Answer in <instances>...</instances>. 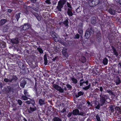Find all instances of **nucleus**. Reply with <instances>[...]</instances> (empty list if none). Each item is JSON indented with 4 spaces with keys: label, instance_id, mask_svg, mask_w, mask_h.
Instances as JSON below:
<instances>
[{
    "label": "nucleus",
    "instance_id": "2eb2a0df",
    "mask_svg": "<svg viewBox=\"0 0 121 121\" xmlns=\"http://www.w3.org/2000/svg\"><path fill=\"white\" fill-rule=\"evenodd\" d=\"M11 42L14 44H17L19 43V41L18 38H14L12 39L11 40Z\"/></svg>",
    "mask_w": 121,
    "mask_h": 121
},
{
    "label": "nucleus",
    "instance_id": "e2e57ef3",
    "mask_svg": "<svg viewBox=\"0 0 121 121\" xmlns=\"http://www.w3.org/2000/svg\"><path fill=\"white\" fill-rule=\"evenodd\" d=\"M72 113L69 112L68 114L67 115V116L69 118L72 115Z\"/></svg>",
    "mask_w": 121,
    "mask_h": 121
},
{
    "label": "nucleus",
    "instance_id": "9b49d317",
    "mask_svg": "<svg viewBox=\"0 0 121 121\" xmlns=\"http://www.w3.org/2000/svg\"><path fill=\"white\" fill-rule=\"evenodd\" d=\"M64 4H63L62 3L58 2V5L57 6V8L59 11H61V9L63 7Z\"/></svg>",
    "mask_w": 121,
    "mask_h": 121
},
{
    "label": "nucleus",
    "instance_id": "864d4df0",
    "mask_svg": "<svg viewBox=\"0 0 121 121\" xmlns=\"http://www.w3.org/2000/svg\"><path fill=\"white\" fill-rule=\"evenodd\" d=\"M80 37V36L79 35L78 33L75 35L74 37V38L75 39H78Z\"/></svg>",
    "mask_w": 121,
    "mask_h": 121
},
{
    "label": "nucleus",
    "instance_id": "6ab92c4d",
    "mask_svg": "<svg viewBox=\"0 0 121 121\" xmlns=\"http://www.w3.org/2000/svg\"><path fill=\"white\" fill-rule=\"evenodd\" d=\"M45 99H40L39 101V103L40 106H42L45 103Z\"/></svg>",
    "mask_w": 121,
    "mask_h": 121
},
{
    "label": "nucleus",
    "instance_id": "f704fd0d",
    "mask_svg": "<svg viewBox=\"0 0 121 121\" xmlns=\"http://www.w3.org/2000/svg\"><path fill=\"white\" fill-rule=\"evenodd\" d=\"M106 92H107L108 93H109V94L112 95L113 94V92L111 90L109 89L107 90L106 89L105 90Z\"/></svg>",
    "mask_w": 121,
    "mask_h": 121
},
{
    "label": "nucleus",
    "instance_id": "20e7f679",
    "mask_svg": "<svg viewBox=\"0 0 121 121\" xmlns=\"http://www.w3.org/2000/svg\"><path fill=\"white\" fill-rule=\"evenodd\" d=\"M19 67L21 68L20 73L21 74L24 75L28 74L29 71L28 69L24 66L23 63H21Z\"/></svg>",
    "mask_w": 121,
    "mask_h": 121
},
{
    "label": "nucleus",
    "instance_id": "bb28decb",
    "mask_svg": "<svg viewBox=\"0 0 121 121\" xmlns=\"http://www.w3.org/2000/svg\"><path fill=\"white\" fill-rule=\"evenodd\" d=\"M116 112L118 113H120L121 112V108L119 107H116L115 108Z\"/></svg>",
    "mask_w": 121,
    "mask_h": 121
},
{
    "label": "nucleus",
    "instance_id": "f257e3e1",
    "mask_svg": "<svg viewBox=\"0 0 121 121\" xmlns=\"http://www.w3.org/2000/svg\"><path fill=\"white\" fill-rule=\"evenodd\" d=\"M100 97L99 103L100 105L103 106L107 103H108L110 101V99L109 96L107 94H103L101 93L99 95Z\"/></svg>",
    "mask_w": 121,
    "mask_h": 121
},
{
    "label": "nucleus",
    "instance_id": "13d9d810",
    "mask_svg": "<svg viewBox=\"0 0 121 121\" xmlns=\"http://www.w3.org/2000/svg\"><path fill=\"white\" fill-rule=\"evenodd\" d=\"M29 7L33 9H35V7L34 5L33 4H32L30 5L29 6Z\"/></svg>",
    "mask_w": 121,
    "mask_h": 121
},
{
    "label": "nucleus",
    "instance_id": "8fccbe9b",
    "mask_svg": "<svg viewBox=\"0 0 121 121\" xmlns=\"http://www.w3.org/2000/svg\"><path fill=\"white\" fill-rule=\"evenodd\" d=\"M24 93L25 95L27 96H29L28 95V93L27 92V91L26 90H24Z\"/></svg>",
    "mask_w": 121,
    "mask_h": 121
},
{
    "label": "nucleus",
    "instance_id": "f03ea898",
    "mask_svg": "<svg viewBox=\"0 0 121 121\" xmlns=\"http://www.w3.org/2000/svg\"><path fill=\"white\" fill-rule=\"evenodd\" d=\"M2 91L5 93L7 94L9 96L13 94V88L10 86H4Z\"/></svg>",
    "mask_w": 121,
    "mask_h": 121
},
{
    "label": "nucleus",
    "instance_id": "c9c22d12",
    "mask_svg": "<svg viewBox=\"0 0 121 121\" xmlns=\"http://www.w3.org/2000/svg\"><path fill=\"white\" fill-rule=\"evenodd\" d=\"M22 99L24 100H27L28 98L26 96L22 95L21 97Z\"/></svg>",
    "mask_w": 121,
    "mask_h": 121
},
{
    "label": "nucleus",
    "instance_id": "37998d69",
    "mask_svg": "<svg viewBox=\"0 0 121 121\" xmlns=\"http://www.w3.org/2000/svg\"><path fill=\"white\" fill-rule=\"evenodd\" d=\"M95 117L97 121H101L100 116L98 114H97V115Z\"/></svg>",
    "mask_w": 121,
    "mask_h": 121
},
{
    "label": "nucleus",
    "instance_id": "f8f14e48",
    "mask_svg": "<svg viewBox=\"0 0 121 121\" xmlns=\"http://www.w3.org/2000/svg\"><path fill=\"white\" fill-rule=\"evenodd\" d=\"M115 107L113 105H111L108 108V111L110 112H113L114 111Z\"/></svg>",
    "mask_w": 121,
    "mask_h": 121
},
{
    "label": "nucleus",
    "instance_id": "052dcab7",
    "mask_svg": "<svg viewBox=\"0 0 121 121\" xmlns=\"http://www.w3.org/2000/svg\"><path fill=\"white\" fill-rule=\"evenodd\" d=\"M98 88H99V91L101 92V93L102 94V92L103 91V88L102 86H100V87H98Z\"/></svg>",
    "mask_w": 121,
    "mask_h": 121
},
{
    "label": "nucleus",
    "instance_id": "bf43d9fd",
    "mask_svg": "<svg viewBox=\"0 0 121 121\" xmlns=\"http://www.w3.org/2000/svg\"><path fill=\"white\" fill-rule=\"evenodd\" d=\"M94 2L96 5H98L99 3V0H94Z\"/></svg>",
    "mask_w": 121,
    "mask_h": 121
},
{
    "label": "nucleus",
    "instance_id": "c03bdc74",
    "mask_svg": "<svg viewBox=\"0 0 121 121\" xmlns=\"http://www.w3.org/2000/svg\"><path fill=\"white\" fill-rule=\"evenodd\" d=\"M101 106L100 103H98V104H95V108L96 109H99L100 108V106Z\"/></svg>",
    "mask_w": 121,
    "mask_h": 121
},
{
    "label": "nucleus",
    "instance_id": "423d86ee",
    "mask_svg": "<svg viewBox=\"0 0 121 121\" xmlns=\"http://www.w3.org/2000/svg\"><path fill=\"white\" fill-rule=\"evenodd\" d=\"M88 4L91 7L90 8V9L89 11H91L93 12L95 10L93 7H94L96 5L94 0H89L88 2Z\"/></svg>",
    "mask_w": 121,
    "mask_h": 121
},
{
    "label": "nucleus",
    "instance_id": "4468645a",
    "mask_svg": "<svg viewBox=\"0 0 121 121\" xmlns=\"http://www.w3.org/2000/svg\"><path fill=\"white\" fill-rule=\"evenodd\" d=\"M30 110H28L29 112L31 113L32 112L36 111L37 109V108L35 106H33L32 107H30Z\"/></svg>",
    "mask_w": 121,
    "mask_h": 121
},
{
    "label": "nucleus",
    "instance_id": "f3484780",
    "mask_svg": "<svg viewBox=\"0 0 121 121\" xmlns=\"http://www.w3.org/2000/svg\"><path fill=\"white\" fill-rule=\"evenodd\" d=\"M68 20L69 19L68 18H67L63 22V24L67 28H68L69 26V22Z\"/></svg>",
    "mask_w": 121,
    "mask_h": 121
},
{
    "label": "nucleus",
    "instance_id": "a19ab883",
    "mask_svg": "<svg viewBox=\"0 0 121 121\" xmlns=\"http://www.w3.org/2000/svg\"><path fill=\"white\" fill-rule=\"evenodd\" d=\"M47 97L49 98L50 97H52L53 96V94L52 93H48L47 94Z\"/></svg>",
    "mask_w": 121,
    "mask_h": 121
},
{
    "label": "nucleus",
    "instance_id": "c756f323",
    "mask_svg": "<svg viewBox=\"0 0 121 121\" xmlns=\"http://www.w3.org/2000/svg\"><path fill=\"white\" fill-rule=\"evenodd\" d=\"M44 64L45 65H46L48 63V60L47 56L45 54L44 56Z\"/></svg>",
    "mask_w": 121,
    "mask_h": 121
},
{
    "label": "nucleus",
    "instance_id": "774afa93",
    "mask_svg": "<svg viewBox=\"0 0 121 121\" xmlns=\"http://www.w3.org/2000/svg\"><path fill=\"white\" fill-rule=\"evenodd\" d=\"M118 65L119 68L120 67L121 69V62H120L118 64Z\"/></svg>",
    "mask_w": 121,
    "mask_h": 121
},
{
    "label": "nucleus",
    "instance_id": "39448f33",
    "mask_svg": "<svg viewBox=\"0 0 121 121\" xmlns=\"http://www.w3.org/2000/svg\"><path fill=\"white\" fill-rule=\"evenodd\" d=\"M115 8L114 7H112L109 8L108 10V12L111 15H114L115 13L117 12L118 13H120L121 12L120 9L118 7H116Z\"/></svg>",
    "mask_w": 121,
    "mask_h": 121
},
{
    "label": "nucleus",
    "instance_id": "69168bd1",
    "mask_svg": "<svg viewBox=\"0 0 121 121\" xmlns=\"http://www.w3.org/2000/svg\"><path fill=\"white\" fill-rule=\"evenodd\" d=\"M79 7H78L77 9L76 10V12L79 13L81 12V10H80V9L79 8Z\"/></svg>",
    "mask_w": 121,
    "mask_h": 121
},
{
    "label": "nucleus",
    "instance_id": "603ef678",
    "mask_svg": "<svg viewBox=\"0 0 121 121\" xmlns=\"http://www.w3.org/2000/svg\"><path fill=\"white\" fill-rule=\"evenodd\" d=\"M83 24L82 23H80L79 25V28L83 29Z\"/></svg>",
    "mask_w": 121,
    "mask_h": 121
},
{
    "label": "nucleus",
    "instance_id": "5fc2aeb1",
    "mask_svg": "<svg viewBox=\"0 0 121 121\" xmlns=\"http://www.w3.org/2000/svg\"><path fill=\"white\" fill-rule=\"evenodd\" d=\"M37 86V84L36 83H35V85L34 88V89L35 91H36L38 90L37 89L38 87Z\"/></svg>",
    "mask_w": 121,
    "mask_h": 121
},
{
    "label": "nucleus",
    "instance_id": "ea45409f",
    "mask_svg": "<svg viewBox=\"0 0 121 121\" xmlns=\"http://www.w3.org/2000/svg\"><path fill=\"white\" fill-rule=\"evenodd\" d=\"M66 86L67 88L69 90H71L72 88V86L69 84H66Z\"/></svg>",
    "mask_w": 121,
    "mask_h": 121
},
{
    "label": "nucleus",
    "instance_id": "9d476101",
    "mask_svg": "<svg viewBox=\"0 0 121 121\" xmlns=\"http://www.w3.org/2000/svg\"><path fill=\"white\" fill-rule=\"evenodd\" d=\"M21 27L24 30H27L31 27V26L28 23H25L23 26H21Z\"/></svg>",
    "mask_w": 121,
    "mask_h": 121
},
{
    "label": "nucleus",
    "instance_id": "09e8293b",
    "mask_svg": "<svg viewBox=\"0 0 121 121\" xmlns=\"http://www.w3.org/2000/svg\"><path fill=\"white\" fill-rule=\"evenodd\" d=\"M1 47L2 48H4L6 47V44L5 43H3L0 44Z\"/></svg>",
    "mask_w": 121,
    "mask_h": 121
},
{
    "label": "nucleus",
    "instance_id": "5701e85b",
    "mask_svg": "<svg viewBox=\"0 0 121 121\" xmlns=\"http://www.w3.org/2000/svg\"><path fill=\"white\" fill-rule=\"evenodd\" d=\"M36 92V95L37 98H39V99L40 98V96L42 95L41 92V91H38V90L35 91Z\"/></svg>",
    "mask_w": 121,
    "mask_h": 121
},
{
    "label": "nucleus",
    "instance_id": "a211bd4d",
    "mask_svg": "<svg viewBox=\"0 0 121 121\" xmlns=\"http://www.w3.org/2000/svg\"><path fill=\"white\" fill-rule=\"evenodd\" d=\"M26 83V81L24 79L21 82L20 86L22 88H24Z\"/></svg>",
    "mask_w": 121,
    "mask_h": 121
},
{
    "label": "nucleus",
    "instance_id": "a18cd8bd",
    "mask_svg": "<svg viewBox=\"0 0 121 121\" xmlns=\"http://www.w3.org/2000/svg\"><path fill=\"white\" fill-rule=\"evenodd\" d=\"M87 86L83 88V89L84 90H87L91 86V84H89Z\"/></svg>",
    "mask_w": 121,
    "mask_h": 121
},
{
    "label": "nucleus",
    "instance_id": "49530a36",
    "mask_svg": "<svg viewBox=\"0 0 121 121\" xmlns=\"http://www.w3.org/2000/svg\"><path fill=\"white\" fill-rule=\"evenodd\" d=\"M54 37H53V39L56 42H57L59 40L58 38L56 37V35H54Z\"/></svg>",
    "mask_w": 121,
    "mask_h": 121
},
{
    "label": "nucleus",
    "instance_id": "338daca9",
    "mask_svg": "<svg viewBox=\"0 0 121 121\" xmlns=\"http://www.w3.org/2000/svg\"><path fill=\"white\" fill-rule=\"evenodd\" d=\"M84 84H86V85H89L88 81L87 80L86 81H84Z\"/></svg>",
    "mask_w": 121,
    "mask_h": 121
},
{
    "label": "nucleus",
    "instance_id": "b1692460",
    "mask_svg": "<svg viewBox=\"0 0 121 121\" xmlns=\"http://www.w3.org/2000/svg\"><path fill=\"white\" fill-rule=\"evenodd\" d=\"M83 94L84 93L83 92L80 91L78 92L77 94H76L75 95V96L76 98H78L81 96L83 95Z\"/></svg>",
    "mask_w": 121,
    "mask_h": 121
},
{
    "label": "nucleus",
    "instance_id": "72a5a7b5",
    "mask_svg": "<svg viewBox=\"0 0 121 121\" xmlns=\"http://www.w3.org/2000/svg\"><path fill=\"white\" fill-rule=\"evenodd\" d=\"M78 32L80 35H82L83 33V29L79 28Z\"/></svg>",
    "mask_w": 121,
    "mask_h": 121
},
{
    "label": "nucleus",
    "instance_id": "3c124183",
    "mask_svg": "<svg viewBox=\"0 0 121 121\" xmlns=\"http://www.w3.org/2000/svg\"><path fill=\"white\" fill-rule=\"evenodd\" d=\"M17 102L18 104L20 106L22 104V101L20 99H18V100L17 101Z\"/></svg>",
    "mask_w": 121,
    "mask_h": 121
},
{
    "label": "nucleus",
    "instance_id": "ddd939ff",
    "mask_svg": "<svg viewBox=\"0 0 121 121\" xmlns=\"http://www.w3.org/2000/svg\"><path fill=\"white\" fill-rule=\"evenodd\" d=\"M67 49L66 48H64L62 51L63 55L65 57H67L68 56V54L67 52Z\"/></svg>",
    "mask_w": 121,
    "mask_h": 121
},
{
    "label": "nucleus",
    "instance_id": "7ed1b4c3",
    "mask_svg": "<svg viewBox=\"0 0 121 121\" xmlns=\"http://www.w3.org/2000/svg\"><path fill=\"white\" fill-rule=\"evenodd\" d=\"M94 32V30L92 27L91 26H89V27L86 30L84 35L85 38L86 39L89 38L91 35L90 33L93 34Z\"/></svg>",
    "mask_w": 121,
    "mask_h": 121
},
{
    "label": "nucleus",
    "instance_id": "0e129e2a",
    "mask_svg": "<svg viewBox=\"0 0 121 121\" xmlns=\"http://www.w3.org/2000/svg\"><path fill=\"white\" fill-rule=\"evenodd\" d=\"M116 1L117 3H118L121 5V0H115Z\"/></svg>",
    "mask_w": 121,
    "mask_h": 121
},
{
    "label": "nucleus",
    "instance_id": "4c0bfd02",
    "mask_svg": "<svg viewBox=\"0 0 121 121\" xmlns=\"http://www.w3.org/2000/svg\"><path fill=\"white\" fill-rule=\"evenodd\" d=\"M21 13H17L15 16V18H16L17 21H18L19 18L20 17V15Z\"/></svg>",
    "mask_w": 121,
    "mask_h": 121
},
{
    "label": "nucleus",
    "instance_id": "c85d7f7f",
    "mask_svg": "<svg viewBox=\"0 0 121 121\" xmlns=\"http://www.w3.org/2000/svg\"><path fill=\"white\" fill-rule=\"evenodd\" d=\"M121 82L120 78L118 76H117L116 81V85H117L121 83Z\"/></svg>",
    "mask_w": 121,
    "mask_h": 121
},
{
    "label": "nucleus",
    "instance_id": "412c9836",
    "mask_svg": "<svg viewBox=\"0 0 121 121\" xmlns=\"http://www.w3.org/2000/svg\"><path fill=\"white\" fill-rule=\"evenodd\" d=\"M33 14L36 17L38 20L40 21L41 20V18L38 13L34 12L33 13Z\"/></svg>",
    "mask_w": 121,
    "mask_h": 121
},
{
    "label": "nucleus",
    "instance_id": "6e6d98bb",
    "mask_svg": "<svg viewBox=\"0 0 121 121\" xmlns=\"http://www.w3.org/2000/svg\"><path fill=\"white\" fill-rule=\"evenodd\" d=\"M23 13H24L26 14H28L29 13L27 9H25L23 10Z\"/></svg>",
    "mask_w": 121,
    "mask_h": 121
},
{
    "label": "nucleus",
    "instance_id": "1a4fd4ad",
    "mask_svg": "<svg viewBox=\"0 0 121 121\" xmlns=\"http://www.w3.org/2000/svg\"><path fill=\"white\" fill-rule=\"evenodd\" d=\"M96 39L99 42H100L102 40L101 35L100 31H97L96 35Z\"/></svg>",
    "mask_w": 121,
    "mask_h": 121
},
{
    "label": "nucleus",
    "instance_id": "aec40b11",
    "mask_svg": "<svg viewBox=\"0 0 121 121\" xmlns=\"http://www.w3.org/2000/svg\"><path fill=\"white\" fill-rule=\"evenodd\" d=\"M111 47L112 49L113 52L114 53V55H115L117 57L118 56V53L117 52L115 48L113 46H112Z\"/></svg>",
    "mask_w": 121,
    "mask_h": 121
},
{
    "label": "nucleus",
    "instance_id": "4d7b16f0",
    "mask_svg": "<svg viewBox=\"0 0 121 121\" xmlns=\"http://www.w3.org/2000/svg\"><path fill=\"white\" fill-rule=\"evenodd\" d=\"M67 7L69 8V9H72V7L71 5L68 2H67Z\"/></svg>",
    "mask_w": 121,
    "mask_h": 121
},
{
    "label": "nucleus",
    "instance_id": "dca6fc26",
    "mask_svg": "<svg viewBox=\"0 0 121 121\" xmlns=\"http://www.w3.org/2000/svg\"><path fill=\"white\" fill-rule=\"evenodd\" d=\"M67 13L69 17L72 16L73 15V13L72 9L68 8L67 9Z\"/></svg>",
    "mask_w": 121,
    "mask_h": 121
},
{
    "label": "nucleus",
    "instance_id": "de8ad7c7",
    "mask_svg": "<svg viewBox=\"0 0 121 121\" xmlns=\"http://www.w3.org/2000/svg\"><path fill=\"white\" fill-rule=\"evenodd\" d=\"M67 1V0H60L59 2L64 5Z\"/></svg>",
    "mask_w": 121,
    "mask_h": 121
},
{
    "label": "nucleus",
    "instance_id": "6e6552de",
    "mask_svg": "<svg viewBox=\"0 0 121 121\" xmlns=\"http://www.w3.org/2000/svg\"><path fill=\"white\" fill-rule=\"evenodd\" d=\"M52 86L55 89L58 91L60 93H64V90L61 86L55 84L53 85Z\"/></svg>",
    "mask_w": 121,
    "mask_h": 121
},
{
    "label": "nucleus",
    "instance_id": "2f4dec72",
    "mask_svg": "<svg viewBox=\"0 0 121 121\" xmlns=\"http://www.w3.org/2000/svg\"><path fill=\"white\" fill-rule=\"evenodd\" d=\"M7 22V20L5 19L1 20L0 21V25H4Z\"/></svg>",
    "mask_w": 121,
    "mask_h": 121
},
{
    "label": "nucleus",
    "instance_id": "473e14b6",
    "mask_svg": "<svg viewBox=\"0 0 121 121\" xmlns=\"http://www.w3.org/2000/svg\"><path fill=\"white\" fill-rule=\"evenodd\" d=\"M108 59L106 58H105L104 59L102 62L104 65H106L108 64Z\"/></svg>",
    "mask_w": 121,
    "mask_h": 121
},
{
    "label": "nucleus",
    "instance_id": "0eeeda50",
    "mask_svg": "<svg viewBox=\"0 0 121 121\" xmlns=\"http://www.w3.org/2000/svg\"><path fill=\"white\" fill-rule=\"evenodd\" d=\"M10 78L8 79L7 78L4 79V81L6 82H11L13 80H14L15 81H16L18 79L17 77L16 76L13 77L10 76Z\"/></svg>",
    "mask_w": 121,
    "mask_h": 121
},
{
    "label": "nucleus",
    "instance_id": "7c9ffc66",
    "mask_svg": "<svg viewBox=\"0 0 121 121\" xmlns=\"http://www.w3.org/2000/svg\"><path fill=\"white\" fill-rule=\"evenodd\" d=\"M96 22V18L95 17H93L91 18V22L92 24H95Z\"/></svg>",
    "mask_w": 121,
    "mask_h": 121
},
{
    "label": "nucleus",
    "instance_id": "e433bc0d",
    "mask_svg": "<svg viewBox=\"0 0 121 121\" xmlns=\"http://www.w3.org/2000/svg\"><path fill=\"white\" fill-rule=\"evenodd\" d=\"M37 50L40 53V54H42L43 52V49L40 48H37Z\"/></svg>",
    "mask_w": 121,
    "mask_h": 121
},
{
    "label": "nucleus",
    "instance_id": "58836bf2",
    "mask_svg": "<svg viewBox=\"0 0 121 121\" xmlns=\"http://www.w3.org/2000/svg\"><path fill=\"white\" fill-rule=\"evenodd\" d=\"M86 61V58L84 56L82 57L81 58V61L82 63H84Z\"/></svg>",
    "mask_w": 121,
    "mask_h": 121
},
{
    "label": "nucleus",
    "instance_id": "a878e982",
    "mask_svg": "<svg viewBox=\"0 0 121 121\" xmlns=\"http://www.w3.org/2000/svg\"><path fill=\"white\" fill-rule=\"evenodd\" d=\"M71 79L73 83L75 84L77 83L78 81L77 79L75 78L74 77H72Z\"/></svg>",
    "mask_w": 121,
    "mask_h": 121
},
{
    "label": "nucleus",
    "instance_id": "4be33fe9",
    "mask_svg": "<svg viewBox=\"0 0 121 121\" xmlns=\"http://www.w3.org/2000/svg\"><path fill=\"white\" fill-rule=\"evenodd\" d=\"M79 111L78 109H75L73 110L72 111L73 114L74 115H78V114L79 113Z\"/></svg>",
    "mask_w": 121,
    "mask_h": 121
},
{
    "label": "nucleus",
    "instance_id": "393cba45",
    "mask_svg": "<svg viewBox=\"0 0 121 121\" xmlns=\"http://www.w3.org/2000/svg\"><path fill=\"white\" fill-rule=\"evenodd\" d=\"M52 121H62V119L58 117H54Z\"/></svg>",
    "mask_w": 121,
    "mask_h": 121
},
{
    "label": "nucleus",
    "instance_id": "cd10ccee",
    "mask_svg": "<svg viewBox=\"0 0 121 121\" xmlns=\"http://www.w3.org/2000/svg\"><path fill=\"white\" fill-rule=\"evenodd\" d=\"M111 39L112 40V39H115V38L114 37V36H115V34L116 33L115 32V31H112L111 32Z\"/></svg>",
    "mask_w": 121,
    "mask_h": 121
},
{
    "label": "nucleus",
    "instance_id": "79ce46f5",
    "mask_svg": "<svg viewBox=\"0 0 121 121\" xmlns=\"http://www.w3.org/2000/svg\"><path fill=\"white\" fill-rule=\"evenodd\" d=\"M30 104H31L33 106H34L35 103V100L31 99H30Z\"/></svg>",
    "mask_w": 121,
    "mask_h": 121
},
{
    "label": "nucleus",
    "instance_id": "680f3d73",
    "mask_svg": "<svg viewBox=\"0 0 121 121\" xmlns=\"http://www.w3.org/2000/svg\"><path fill=\"white\" fill-rule=\"evenodd\" d=\"M45 2L48 4H50L51 3V2L50 0H46L45 1Z\"/></svg>",
    "mask_w": 121,
    "mask_h": 121
}]
</instances>
